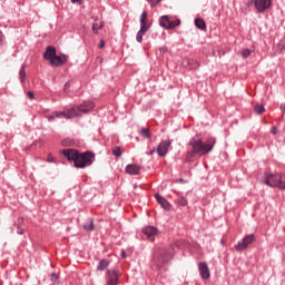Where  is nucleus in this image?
Masks as SVG:
<instances>
[{"instance_id":"obj_26","label":"nucleus","mask_w":285,"mask_h":285,"mask_svg":"<svg viewBox=\"0 0 285 285\" xmlns=\"http://www.w3.org/2000/svg\"><path fill=\"white\" fill-rule=\"evenodd\" d=\"M164 259H168L173 255V246H169L167 250H165L163 254Z\"/></svg>"},{"instance_id":"obj_17","label":"nucleus","mask_w":285,"mask_h":285,"mask_svg":"<svg viewBox=\"0 0 285 285\" xmlns=\"http://www.w3.org/2000/svg\"><path fill=\"white\" fill-rule=\"evenodd\" d=\"M184 65L189 66L191 70H197V68H199V62L196 60L185 59Z\"/></svg>"},{"instance_id":"obj_30","label":"nucleus","mask_w":285,"mask_h":285,"mask_svg":"<svg viewBox=\"0 0 285 285\" xmlns=\"http://www.w3.org/2000/svg\"><path fill=\"white\" fill-rule=\"evenodd\" d=\"M112 155L115 157H121V147H114Z\"/></svg>"},{"instance_id":"obj_27","label":"nucleus","mask_w":285,"mask_h":285,"mask_svg":"<svg viewBox=\"0 0 285 285\" xmlns=\"http://www.w3.org/2000/svg\"><path fill=\"white\" fill-rule=\"evenodd\" d=\"M253 51L250 49H244L243 51H240L243 59H248V57H250Z\"/></svg>"},{"instance_id":"obj_22","label":"nucleus","mask_w":285,"mask_h":285,"mask_svg":"<svg viewBox=\"0 0 285 285\" xmlns=\"http://www.w3.org/2000/svg\"><path fill=\"white\" fill-rule=\"evenodd\" d=\"M21 226H23V218H18V235H23V233L26 232Z\"/></svg>"},{"instance_id":"obj_18","label":"nucleus","mask_w":285,"mask_h":285,"mask_svg":"<svg viewBox=\"0 0 285 285\" xmlns=\"http://www.w3.org/2000/svg\"><path fill=\"white\" fill-rule=\"evenodd\" d=\"M82 228L83 230H95V220L92 218H88Z\"/></svg>"},{"instance_id":"obj_35","label":"nucleus","mask_w":285,"mask_h":285,"mask_svg":"<svg viewBox=\"0 0 285 285\" xmlns=\"http://www.w3.org/2000/svg\"><path fill=\"white\" fill-rule=\"evenodd\" d=\"M3 39H6V36H3V32L0 31V46L3 43Z\"/></svg>"},{"instance_id":"obj_19","label":"nucleus","mask_w":285,"mask_h":285,"mask_svg":"<svg viewBox=\"0 0 285 285\" xmlns=\"http://www.w3.org/2000/svg\"><path fill=\"white\" fill-rule=\"evenodd\" d=\"M146 32H148V28L140 27V30L136 36V40L138 41V43H141V41H144V36Z\"/></svg>"},{"instance_id":"obj_13","label":"nucleus","mask_w":285,"mask_h":285,"mask_svg":"<svg viewBox=\"0 0 285 285\" xmlns=\"http://www.w3.org/2000/svg\"><path fill=\"white\" fill-rule=\"evenodd\" d=\"M57 56V49H55L53 47H47L43 57L47 61H52V59H55V57Z\"/></svg>"},{"instance_id":"obj_42","label":"nucleus","mask_w":285,"mask_h":285,"mask_svg":"<svg viewBox=\"0 0 285 285\" xmlns=\"http://www.w3.org/2000/svg\"><path fill=\"white\" fill-rule=\"evenodd\" d=\"M121 257H122V259H126V252L125 250H122Z\"/></svg>"},{"instance_id":"obj_6","label":"nucleus","mask_w":285,"mask_h":285,"mask_svg":"<svg viewBox=\"0 0 285 285\" xmlns=\"http://www.w3.org/2000/svg\"><path fill=\"white\" fill-rule=\"evenodd\" d=\"M250 4H254L257 12H266L268 8H271L273 1L272 0H250Z\"/></svg>"},{"instance_id":"obj_21","label":"nucleus","mask_w":285,"mask_h":285,"mask_svg":"<svg viewBox=\"0 0 285 285\" xmlns=\"http://www.w3.org/2000/svg\"><path fill=\"white\" fill-rule=\"evenodd\" d=\"M108 266H110V263L106 259H102L98 263L97 265V271H106V268H108Z\"/></svg>"},{"instance_id":"obj_9","label":"nucleus","mask_w":285,"mask_h":285,"mask_svg":"<svg viewBox=\"0 0 285 285\" xmlns=\"http://www.w3.org/2000/svg\"><path fill=\"white\" fill-rule=\"evenodd\" d=\"M144 235H146L147 239L149 242H153L155 237H157V234L159 233V229L155 226H147L142 229Z\"/></svg>"},{"instance_id":"obj_10","label":"nucleus","mask_w":285,"mask_h":285,"mask_svg":"<svg viewBox=\"0 0 285 285\" xmlns=\"http://www.w3.org/2000/svg\"><path fill=\"white\" fill-rule=\"evenodd\" d=\"M198 271H199L202 279L210 278V269H208V265L206 263H199Z\"/></svg>"},{"instance_id":"obj_1","label":"nucleus","mask_w":285,"mask_h":285,"mask_svg":"<svg viewBox=\"0 0 285 285\" xmlns=\"http://www.w3.org/2000/svg\"><path fill=\"white\" fill-rule=\"evenodd\" d=\"M215 144L217 140L213 137L208 138L206 142L202 140V138H190L188 146H190V150L186 153L185 161L188 164L193 161L195 156L204 157V155H208L215 148Z\"/></svg>"},{"instance_id":"obj_23","label":"nucleus","mask_w":285,"mask_h":285,"mask_svg":"<svg viewBox=\"0 0 285 285\" xmlns=\"http://www.w3.org/2000/svg\"><path fill=\"white\" fill-rule=\"evenodd\" d=\"M101 28H104V22H100V23H94L92 24V32L95 35H97L99 32V30H101Z\"/></svg>"},{"instance_id":"obj_40","label":"nucleus","mask_w":285,"mask_h":285,"mask_svg":"<svg viewBox=\"0 0 285 285\" xmlns=\"http://www.w3.org/2000/svg\"><path fill=\"white\" fill-rule=\"evenodd\" d=\"M160 51L161 52H168V48L167 47H163V48H160Z\"/></svg>"},{"instance_id":"obj_24","label":"nucleus","mask_w":285,"mask_h":285,"mask_svg":"<svg viewBox=\"0 0 285 285\" xmlns=\"http://www.w3.org/2000/svg\"><path fill=\"white\" fill-rule=\"evenodd\" d=\"M19 77H20L21 83H26V67H21L19 71Z\"/></svg>"},{"instance_id":"obj_45","label":"nucleus","mask_w":285,"mask_h":285,"mask_svg":"<svg viewBox=\"0 0 285 285\" xmlns=\"http://www.w3.org/2000/svg\"><path fill=\"white\" fill-rule=\"evenodd\" d=\"M79 0H71V3H77Z\"/></svg>"},{"instance_id":"obj_5","label":"nucleus","mask_w":285,"mask_h":285,"mask_svg":"<svg viewBox=\"0 0 285 285\" xmlns=\"http://www.w3.org/2000/svg\"><path fill=\"white\" fill-rule=\"evenodd\" d=\"M180 23V20H171L168 16H163L160 18V26L166 30H174V28H177V26H179Z\"/></svg>"},{"instance_id":"obj_15","label":"nucleus","mask_w":285,"mask_h":285,"mask_svg":"<svg viewBox=\"0 0 285 285\" xmlns=\"http://www.w3.org/2000/svg\"><path fill=\"white\" fill-rule=\"evenodd\" d=\"M140 171H141V166L139 165L130 164V165H127L126 167L127 175H139Z\"/></svg>"},{"instance_id":"obj_38","label":"nucleus","mask_w":285,"mask_h":285,"mask_svg":"<svg viewBox=\"0 0 285 285\" xmlns=\"http://www.w3.org/2000/svg\"><path fill=\"white\" fill-rule=\"evenodd\" d=\"M68 88H70V82H67V83L65 85V88H63L65 92H68Z\"/></svg>"},{"instance_id":"obj_32","label":"nucleus","mask_w":285,"mask_h":285,"mask_svg":"<svg viewBox=\"0 0 285 285\" xmlns=\"http://www.w3.org/2000/svg\"><path fill=\"white\" fill-rule=\"evenodd\" d=\"M161 0H148V2L150 3L151 8H155V6H157V3H160Z\"/></svg>"},{"instance_id":"obj_12","label":"nucleus","mask_w":285,"mask_h":285,"mask_svg":"<svg viewBox=\"0 0 285 285\" xmlns=\"http://www.w3.org/2000/svg\"><path fill=\"white\" fill-rule=\"evenodd\" d=\"M108 275L107 285H117V282H119V272H117V269H109Z\"/></svg>"},{"instance_id":"obj_16","label":"nucleus","mask_w":285,"mask_h":285,"mask_svg":"<svg viewBox=\"0 0 285 285\" xmlns=\"http://www.w3.org/2000/svg\"><path fill=\"white\" fill-rule=\"evenodd\" d=\"M140 28H149L148 26V12L144 11L140 16Z\"/></svg>"},{"instance_id":"obj_7","label":"nucleus","mask_w":285,"mask_h":285,"mask_svg":"<svg viewBox=\"0 0 285 285\" xmlns=\"http://www.w3.org/2000/svg\"><path fill=\"white\" fill-rule=\"evenodd\" d=\"M253 242H255V235H247L235 246V248L238 252L246 250Z\"/></svg>"},{"instance_id":"obj_3","label":"nucleus","mask_w":285,"mask_h":285,"mask_svg":"<svg viewBox=\"0 0 285 285\" xmlns=\"http://www.w3.org/2000/svg\"><path fill=\"white\" fill-rule=\"evenodd\" d=\"M61 154L67 157L68 161H73L76 168H87V166H92L95 161L92 151L79 153L76 149H63Z\"/></svg>"},{"instance_id":"obj_4","label":"nucleus","mask_w":285,"mask_h":285,"mask_svg":"<svg viewBox=\"0 0 285 285\" xmlns=\"http://www.w3.org/2000/svg\"><path fill=\"white\" fill-rule=\"evenodd\" d=\"M265 184L271 186V188H282V190H285V183H282V176L279 175H267Z\"/></svg>"},{"instance_id":"obj_25","label":"nucleus","mask_w":285,"mask_h":285,"mask_svg":"<svg viewBox=\"0 0 285 285\" xmlns=\"http://www.w3.org/2000/svg\"><path fill=\"white\" fill-rule=\"evenodd\" d=\"M140 132L145 137V139H150L151 134H150V130L148 128H141Z\"/></svg>"},{"instance_id":"obj_28","label":"nucleus","mask_w":285,"mask_h":285,"mask_svg":"<svg viewBox=\"0 0 285 285\" xmlns=\"http://www.w3.org/2000/svg\"><path fill=\"white\" fill-rule=\"evenodd\" d=\"M264 107L262 105H256L254 107V112H256V115H262L264 112Z\"/></svg>"},{"instance_id":"obj_43","label":"nucleus","mask_w":285,"mask_h":285,"mask_svg":"<svg viewBox=\"0 0 285 285\" xmlns=\"http://www.w3.org/2000/svg\"><path fill=\"white\" fill-rule=\"evenodd\" d=\"M178 181L180 183V184H186V180L185 179H178Z\"/></svg>"},{"instance_id":"obj_8","label":"nucleus","mask_w":285,"mask_h":285,"mask_svg":"<svg viewBox=\"0 0 285 285\" xmlns=\"http://www.w3.org/2000/svg\"><path fill=\"white\" fill-rule=\"evenodd\" d=\"M171 146V141L170 140H163L158 147L156 153L158 154L159 157H166V155H168V150Z\"/></svg>"},{"instance_id":"obj_39","label":"nucleus","mask_w":285,"mask_h":285,"mask_svg":"<svg viewBox=\"0 0 285 285\" xmlns=\"http://www.w3.org/2000/svg\"><path fill=\"white\" fill-rule=\"evenodd\" d=\"M48 161H49L50 164H52V161H55V157H52L51 155H49V156H48Z\"/></svg>"},{"instance_id":"obj_29","label":"nucleus","mask_w":285,"mask_h":285,"mask_svg":"<svg viewBox=\"0 0 285 285\" xmlns=\"http://www.w3.org/2000/svg\"><path fill=\"white\" fill-rule=\"evenodd\" d=\"M177 206H187L188 200H186L184 197H180L176 200Z\"/></svg>"},{"instance_id":"obj_34","label":"nucleus","mask_w":285,"mask_h":285,"mask_svg":"<svg viewBox=\"0 0 285 285\" xmlns=\"http://www.w3.org/2000/svg\"><path fill=\"white\" fill-rule=\"evenodd\" d=\"M27 97H28L29 99H35V94H33L32 91H28V92H27Z\"/></svg>"},{"instance_id":"obj_2","label":"nucleus","mask_w":285,"mask_h":285,"mask_svg":"<svg viewBox=\"0 0 285 285\" xmlns=\"http://www.w3.org/2000/svg\"><path fill=\"white\" fill-rule=\"evenodd\" d=\"M95 108L94 101H85L79 106L65 109L63 111H53L46 116L48 121H55V119H75V117H81L87 112H90Z\"/></svg>"},{"instance_id":"obj_33","label":"nucleus","mask_w":285,"mask_h":285,"mask_svg":"<svg viewBox=\"0 0 285 285\" xmlns=\"http://www.w3.org/2000/svg\"><path fill=\"white\" fill-rule=\"evenodd\" d=\"M71 144H72V140H70V139H65L62 141V146H70Z\"/></svg>"},{"instance_id":"obj_31","label":"nucleus","mask_w":285,"mask_h":285,"mask_svg":"<svg viewBox=\"0 0 285 285\" xmlns=\"http://www.w3.org/2000/svg\"><path fill=\"white\" fill-rule=\"evenodd\" d=\"M278 48H279V50H284L285 49V37L283 39H281V41L278 43Z\"/></svg>"},{"instance_id":"obj_36","label":"nucleus","mask_w":285,"mask_h":285,"mask_svg":"<svg viewBox=\"0 0 285 285\" xmlns=\"http://www.w3.org/2000/svg\"><path fill=\"white\" fill-rule=\"evenodd\" d=\"M271 132L272 135H277V127H272Z\"/></svg>"},{"instance_id":"obj_14","label":"nucleus","mask_w":285,"mask_h":285,"mask_svg":"<svg viewBox=\"0 0 285 285\" xmlns=\"http://www.w3.org/2000/svg\"><path fill=\"white\" fill-rule=\"evenodd\" d=\"M155 198L158 202V204L161 206V208H164V210H170V203H168V200L164 198V196L156 194Z\"/></svg>"},{"instance_id":"obj_41","label":"nucleus","mask_w":285,"mask_h":285,"mask_svg":"<svg viewBox=\"0 0 285 285\" xmlns=\"http://www.w3.org/2000/svg\"><path fill=\"white\" fill-rule=\"evenodd\" d=\"M51 278H52V279H59V276L53 273V274L51 275Z\"/></svg>"},{"instance_id":"obj_44","label":"nucleus","mask_w":285,"mask_h":285,"mask_svg":"<svg viewBox=\"0 0 285 285\" xmlns=\"http://www.w3.org/2000/svg\"><path fill=\"white\" fill-rule=\"evenodd\" d=\"M155 153V149H151L150 151H149V155H153Z\"/></svg>"},{"instance_id":"obj_20","label":"nucleus","mask_w":285,"mask_h":285,"mask_svg":"<svg viewBox=\"0 0 285 285\" xmlns=\"http://www.w3.org/2000/svg\"><path fill=\"white\" fill-rule=\"evenodd\" d=\"M195 26H196V28H198L199 30H206V22H205L204 19H202V18H196V19H195Z\"/></svg>"},{"instance_id":"obj_11","label":"nucleus","mask_w":285,"mask_h":285,"mask_svg":"<svg viewBox=\"0 0 285 285\" xmlns=\"http://www.w3.org/2000/svg\"><path fill=\"white\" fill-rule=\"evenodd\" d=\"M66 61H68V57H66V55L62 56H55L53 59L50 60V66L53 67H59V66H63L66 63Z\"/></svg>"},{"instance_id":"obj_37","label":"nucleus","mask_w":285,"mask_h":285,"mask_svg":"<svg viewBox=\"0 0 285 285\" xmlns=\"http://www.w3.org/2000/svg\"><path fill=\"white\" fill-rule=\"evenodd\" d=\"M104 46H106V42L104 40H100L98 48H104Z\"/></svg>"}]
</instances>
